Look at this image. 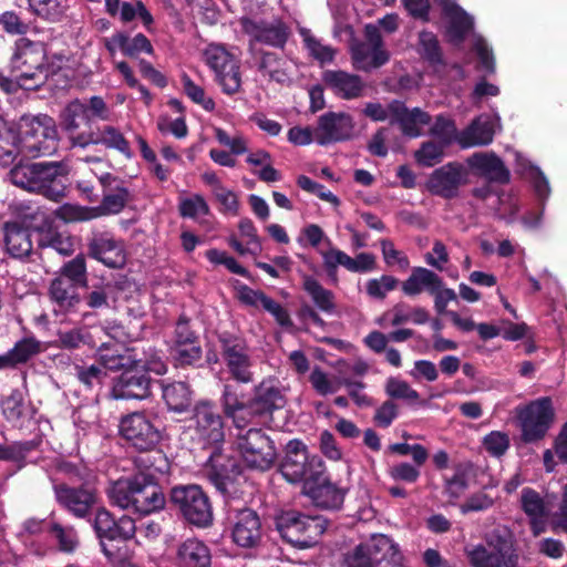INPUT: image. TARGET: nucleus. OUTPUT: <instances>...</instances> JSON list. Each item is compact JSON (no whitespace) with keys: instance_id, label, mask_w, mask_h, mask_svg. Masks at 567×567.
Segmentation results:
<instances>
[{"instance_id":"f257e3e1","label":"nucleus","mask_w":567,"mask_h":567,"mask_svg":"<svg viewBox=\"0 0 567 567\" xmlns=\"http://www.w3.org/2000/svg\"><path fill=\"white\" fill-rule=\"evenodd\" d=\"M110 117L111 110L104 99L93 95L87 101L80 99L70 101L61 112L60 125L73 148L103 145L130 158L132 156L130 142L118 128L112 125L102 127L94 125V120L109 121Z\"/></svg>"},{"instance_id":"f03ea898","label":"nucleus","mask_w":567,"mask_h":567,"mask_svg":"<svg viewBox=\"0 0 567 567\" xmlns=\"http://www.w3.org/2000/svg\"><path fill=\"white\" fill-rule=\"evenodd\" d=\"M153 467L154 464H151L145 471H137L113 482L109 489L111 503L142 516L163 511L167 498Z\"/></svg>"},{"instance_id":"7ed1b4c3","label":"nucleus","mask_w":567,"mask_h":567,"mask_svg":"<svg viewBox=\"0 0 567 567\" xmlns=\"http://www.w3.org/2000/svg\"><path fill=\"white\" fill-rule=\"evenodd\" d=\"M69 165L63 161L20 162L9 175L13 185L49 200L60 203L66 196Z\"/></svg>"},{"instance_id":"20e7f679","label":"nucleus","mask_w":567,"mask_h":567,"mask_svg":"<svg viewBox=\"0 0 567 567\" xmlns=\"http://www.w3.org/2000/svg\"><path fill=\"white\" fill-rule=\"evenodd\" d=\"M92 528L99 540L102 554L114 564L122 560L126 543L135 537L137 527L128 515L116 518L105 507H100L94 514Z\"/></svg>"},{"instance_id":"39448f33","label":"nucleus","mask_w":567,"mask_h":567,"mask_svg":"<svg viewBox=\"0 0 567 567\" xmlns=\"http://www.w3.org/2000/svg\"><path fill=\"white\" fill-rule=\"evenodd\" d=\"M52 59L49 60L43 42L20 38L14 42L11 63L21 80H33L34 86H39L61 69L63 58L54 54Z\"/></svg>"},{"instance_id":"423d86ee","label":"nucleus","mask_w":567,"mask_h":567,"mask_svg":"<svg viewBox=\"0 0 567 567\" xmlns=\"http://www.w3.org/2000/svg\"><path fill=\"white\" fill-rule=\"evenodd\" d=\"M183 432L202 449H218L226 436V422L217 403L210 399H200L194 403Z\"/></svg>"},{"instance_id":"0eeeda50","label":"nucleus","mask_w":567,"mask_h":567,"mask_svg":"<svg viewBox=\"0 0 567 567\" xmlns=\"http://www.w3.org/2000/svg\"><path fill=\"white\" fill-rule=\"evenodd\" d=\"M276 529L282 540L292 547L306 549L318 544L328 520L320 515H307L289 509L275 517Z\"/></svg>"},{"instance_id":"6e6552de","label":"nucleus","mask_w":567,"mask_h":567,"mask_svg":"<svg viewBox=\"0 0 567 567\" xmlns=\"http://www.w3.org/2000/svg\"><path fill=\"white\" fill-rule=\"evenodd\" d=\"M20 151L32 157L53 154L59 146L58 128L47 114L22 115L18 122Z\"/></svg>"},{"instance_id":"1a4fd4ad","label":"nucleus","mask_w":567,"mask_h":567,"mask_svg":"<svg viewBox=\"0 0 567 567\" xmlns=\"http://www.w3.org/2000/svg\"><path fill=\"white\" fill-rule=\"evenodd\" d=\"M399 545L389 536L373 535L344 555V567H404Z\"/></svg>"},{"instance_id":"9d476101","label":"nucleus","mask_w":567,"mask_h":567,"mask_svg":"<svg viewBox=\"0 0 567 567\" xmlns=\"http://www.w3.org/2000/svg\"><path fill=\"white\" fill-rule=\"evenodd\" d=\"M172 508L189 525L206 528L213 524V507L207 493L196 484L176 485L171 488Z\"/></svg>"},{"instance_id":"9b49d317","label":"nucleus","mask_w":567,"mask_h":567,"mask_svg":"<svg viewBox=\"0 0 567 567\" xmlns=\"http://www.w3.org/2000/svg\"><path fill=\"white\" fill-rule=\"evenodd\" d=\"M279 472L287 482L305 485L306 482L324 474L326 466L320 456L309 454L307 445L301 440L292 439L284 449Z\"/></svg>"},{"instance_id":"f8f14e48","label":"nucleus","mask_w":567,"mask_h":567,"mask_svg":"<svg viewBox=\"0 0 567 567\" xmlns=\"http://www.w3.org/2000/svg\"><path fill=\"white\" fill-rule=\"evenodd\" d=\"M217 340L223 362L231 380L241 384L251 383L254 381L252 359L247 341L228 331L219 333Z\"/></svg>"},{"instance_id":"ddd939ff","label":"nucleus","mask_w":567,"mask_h":567,"mask_svg":"<svg viewBox=\"0 0 567 567\" xmlns=\"http://www.w3.org/2000/svg\"><path fill=\"white\" fill-rule=\"evenodd\" d=\"M118 430L122 439L138 452H152L163 440L162 431L143 411L122 416Z\"/></svg>"},{"instance_id":"4468645a","label":"nucleus","mask_w":567,"mask_h":567,"mask_svg":"<svg viewBox=\"0 0 567 567\" xmlns=\"http://www.w3.org/2000/svg\"><path fill=\"white\" fill-rule=\"evenodd\" d=\"M522 440L535 443L545 437L555 420V410L549 396H543L529 402L518 410Z\"/></svg>"},{"instance_id":"2eb2a0df","label":"nucleus","mask_w":567,"mask_h":567,"mask_svg":"<svg viewBox=\"0 0 567 567\" xmlns=\"http://www.w3.org/2000/svg\"><path fill=\"white\" fill-rule=\"evenodd\" d=\"M237 444L245 464L250 468L267 471L277 460L275 442L261 429H249L238 436Z\"/></svg>"},{"instance_id":"dca6fc26","label":"nucleus","mask_w":567,"mask_h":567,"mask_svg":"<svg viewBox=\"0 0 567 567\" xmlns=\"http://www.w3.org/2000/svg\"><path fill=\"white\" fill-rule=\"evenodd\" d=\"M227 524L230 537L238 547L257 548L262 539V525L259 514L249 507H229Z\"/></svg>"},{"instance_id":"f3484780","label":"nucleus","mask_w":567,"mask_h":567,"mask_svg":"<svg viewBox=\"0 0 567 567\" xmlns=\"http://www.w3.org/2000/svg\"><path fill=\"white\" fill-rule=\"evenodd\" d=\"M205 473L209 483L227 497L236 493L243 467L236 456L221 453L216 449L207 461Z\"/></svg>"},{"instance_id":"a211bd4d","label":"nucleus","mask_w":567,"mask_h":567,"mask_svg":"<svg viewBox=\"0 0 567 567\" xmlns=\"http://www.w3.org/2000/svg\"><path fill=\"white\" fill-rule=\"evenodd\" d=\"M241 27L249 37L250 47L260 43L284 50L292 33L291 28L281 18L272 20L244 18Z\"/></svg>"},{"instance_id":"6ab92c4d","label":"nucleus","mask_w":567,"mask_h":567,"mask_svg":"<svg viewBox=\"0 0 567 567\" xmlns=\"http://www.w3.org/2000/svg\"><path fill=\"white\" fill-rule=\"evenodd\" d=\"M250 403L252 423H268L276 411L285 408L287 399L278 380L264 379L254 386Z\"/></svg>"},{"instance_id":"aec40b11","label":"nucleus","mask_w":567,"mask_h":567,"mask_svg":"<svg viewBox=\"0 0 567 567\" xmlns=\"http://www.w3.org/2000/svg\"><path fill=\"white\" fill-rule=\"evenodd\" d=\"M152 383L142 363L132 364L113 379L111 394L115 400H145L152 395Z\"/></svg>"},{"instance_id":"412c9836","label":"nucleus","mask_w":567,"mask_h":567,"mask_svg":"<svg viewBox=\"0 0 567 567\" xmlns=\"http://www.w3.org/2000/svg\"><path fill=\"white\" fill-rule=\"evenodd\" d=\"M53 492L56 503L73 517L89 519L97 502L96 492L86 486H71L66 483L55 484Z\"/></svg>"},{"instance_id":"4be33fe9","label":"nucleus","mask_w":567,"mask_h":567,"mask_svg":"<svg viewBox=\"0 0 567 567\" xmlns=\"http://www.w3.org/2000/svg\"><path fill=\"white\" fill-rule=\"evenodd\" d=\"M218 402L220 413L235 427L244 429L252 423L250 396L246 395L239 383L225 382Z\"/></svg>"},{"instance_id":"5701e85b","label":"nucleus","mask_w":567,"mask_h":567,"mask_svg":"<svg viewBox=\"0 0 567 567\" xmlns=\"http://www.w3.org/2000/svg\"><path fill=\"white\" fill-rule=\"evenodd\" d=\"M353 117L344 112H327L318 117L315 142L321 146L346 142L353 137Z\"/></svg>"},{"instance_id":"b1692460","label":"nucleus","mask_w":567,"mask_h":567,"mask_svg":"<svg viewBox=\"0 0 567 567\" xmlns=\"http://www.w3.org/2000/svg\"><path fill=\"white\" fill-rule=\"evenodd\" d=\"M87 256L111 269H120L126 264V254L121 240L110 231H93L87 238Z\"/></svg>"},{"instance_id":"393cba45","label":"nucleus","mask_w":567,"mask_h":567,"mask_svg":"<svg viewBox=\"0 0 567 567\" xmlns=\"http://www.w3.org/2000/svg\"><path fill=\"white\" fill-rule=\"evenodd\" d=\"M463 178V165L450 162L432 172L426 182V188L432 195L452 199L457 196Z\"/></svg>"},{"instance_id":"a878e982","label":"nucleus","mask_w":567,"mask_h":567,"mask_svg":"<svg viewBox=\"0 0 567 567\" xmlns=\"http://www.w3.org/2000/svg\"><path fill=\"white\" fill-rule=\"evenodd\" d=\"M390 113V124H398L403 135L409 137H419L421 135L420 126L430 124L431 115L420 107L408 109L405 103L400 100H393L388 104Z\"/></svg>"},{"instance_id":"bb28decb","label":"nucleus","mask_w":567,"mask_h":567,"mask_svg":"<svg viewBox=\"0 0 567 567\" xmlns=\"http://www.w3.org/2000/svg\"><path fill=\"white\" fill-rule=\"evenodd\" d=\"M302 492L310 497L316 507L322 509H339L343 504L346 494L342 488L327 480L324 474L306 482L302 485Z\"/></svg>"},{"instance_id":"cd10ccee","label":"nucleus","mask_w":567,"mask_h":567,"mask_svg":"<svg viewBox=\"0 0 567 567\" xmlns=\"http://www.w3.org/2000/svg\"><path fill=\"white\" fill-rule=\"evenodd\" d=\"M6 252L14 259L28 258L33 251L34 229L20 221H6L2 227Z\"/></svg>"},{"instance_id":"c85d7f7f","label":"nucleus","mask_w":567,"mask_h":567,"mask_svg":"<svg viewBox=\"0 0 567 567\" xmlns=\"http://www.w3.org/2000/svg\"><path fill=\"white\" fill-rule=\"evenodd\" d=\"M520 508L528 517L532 534L536 537L546 530L549 508L542 495L532 487H524L520 492Z\"/></svg>"},{"instance_id":"c756f323","label":"nucleus","mask_w":567,"mask_h":567,"mask_svg":"<svg viewBox=\"0 0 567 567\" xmlns=\"http://www.w3.org/2000/svg\"><path fill=\"white\" fill-rule=\"evenodd\" d=\"M322 81L334 95L343 100L358 99L364 90V83L359 75L342 70H326Z\"/></svg>"},{"instance_id":"7c9ffc66","label":"nucleus","mask_w":567,"mask_h":567,"mask_svg":"<svg viewBox=\"0 0 567 567\" xmlns=\"http://www.w3.org/2000/svg\"><path fill=\"white\" fill-rule=\"evenodd\" d=\"M472 169L491 183L505 185L511 181V172L495 153H475L467 159Z\"/></svg>"},{"instance_id":"2f4dec72","label":"nucleus","mask_w":567,"mask_h":567,"mask_svg":"<svg viewBox=\"0 0 567 567\" xmlns=\"http://www.w3.org/2000/svg\"><path fill=\"white\" fill-rule=\"evenodd\" d=\"M79 286L65 278L55 277L49 286V297L54 303L55 312L69 313L75 311L82 298L78 291Z\"/></svg>"},{"instance_id":"473e14b6","label":"nucleus","mask_w":567,"mask_h":567,"mask_svg":"<svg viewBox=\"0 0 567 567\" xmlns=\"http://www.w3.org/2000/svg\"><path fill=\"white\" fill-rule=\"evenodd\" d=\"M162 398L169 412L185 413L189 412L194 404L193 401V389L192 386L183 381L165 382L161 381Z\"/></svg>"},{"instance_id":"72a5a7b5","label":"nucleus","mask_w":567,"mask_h":567,"mask_svg":"<svg viewBox=\"0 0 567 567\" xmlns=\"http://www.w3.org/2000/svg\"><path fill=\"white\" fill-rule=\"evenodd\" d=\"M443 12L449 18L446 28L449 41L454 45L462 44L467 34L473 30L474 22L472 17L456 3H445Z\"/></svg>"},{"instance_id":"f704fd0d","label":"nucleus","mask_w":567,"mask_h":567,"mask_svg":"<svg viewBox=\"0 0 567 567\" xmlns=\"http://www.w3.org/2000/svg\"><path fill=\"white\" fill-rule=\"evenodd\" d=\"M176 559L179 567H210L212 553L203 540L188 538L178 546Z\"/></svg>"},{"instance_id":"c9c22d12","label":"nucleus","mask_w":567,"mask_h":567,"mask_svg":"<svg viewBox=\"0 0 567 567\" xmlns=\"http://www.w3.org/2000/svg\"><path fill=\"white\" fill-rule=\"evenodd\" d=\"M494 134L493 123L477 117L458 134L457 143L462 148L488 145L493 142Z\"/></svg>"},{"instance_id":"e433bc0d","label":"nucleus","mask_w":567,"mask_h":567,"mask_svg":"<svg viewBox=\"0 0 567 567\" xmlns=\"http://www.w3.org/2000/svg\"><path fill=\"white\" fill-rule=\"evenodd\" d=\"M42 443L40 435L28 441H14L0 444V461L14 463L18 470L27 466L30 453L37 451Z\"/></svg>"},{"instance_id":"4c0bfd02","label":"nucleus","mask_w":567,"mask_h":567,"mask_svg":"<svg viewBox=\"0 0 567 567\" xmlns=\"http://www.w3.org/2000/svg\"><path fill=\"white\" fill-rule=\"evenodd\" d=\"M441 282V277L424 267H414L409 278L402 284V291L406 296H417L423 289L434 292Z\"/></svg>"},{"instance_id":"58836bf2","label":"nucleus","mask_w":567,"mask_h":567,"mask_svg":"<svg viewBox=\"0 0 567 567\" xmlns=\"http://www.w3.org/2000/svg\"><path fill=\"white\" fill-rule=\"evenodd\" d=\"M134 349H126L125 353H117L103 343L96 351V362L103 370L124 371L132 364L142 363V359L136 358Z\"/></svg>"},{"instance_id":"ea45409f","label":"nucleus","mask_w":567,"mask_h":567,"mask_svg":"<svg viewBox=\"0 0 567 567\" xmlns=\"http://www.w3.org/2000/svg\"><path fill=\"white\" fill-rule=\"evenodd\" d=\"M302 289L310 296L318 310L328 315L336 311L334 293L326 289L315 277L305 275L302 277Z\"/></svg>"},{"instance_id":"a19ab883","label":"nucleus","mask_w":567,"mask_h":567,"mask_svg":"<svg viewBox=\"0 0 567 567\" xmlns=\"http://www.w3.org/2000/svg\"><path fill=\"white\" fill-rule=\"evenodd\" d=\"M47 533L54 538L59 551L72 555L80 546L78 530L71 526H64L61 523L51 519L48 523Z\"/></svg>"},{"instance_id":"79ce46f5","label":"nucleus","mask_w":567,"mask_h":567,"mask_svg":"<svg viewBox=\"0 0 567 567\" xmlns=\"http://www.w3.org/2000/svg\"><path fill=\"white\" fill-rule=\"evenodd\" d=\"M85 291L81 296L86 307L93 310H103L110 308V296L113 291L111 282L103 280L89 281L86 286H82Z\"/></svg>"},{"instance_id":"37998d69","label":"nucleus","mask_w":567,"mask_h":567,"mask_svg":"<svg viewBox=\"0 0 567 567\" xmlns=\"http://www.w3.org/2000/svg\"><path fill=\"white\" fill-rule=\"evenodd\" d=\"M203 59L214 74L227 66L233 71L235 64L240 62L224 44L217 43H210L204 49Z\"/></svg>"},{"instance_id":"c03bdc74","label":"nucleus","mask_w":567,"mask_h":567,"mask_svg":"<svg viewBox=\"0 0 567 567\" xmlns=\"http://www.w3.org/2000/svg\"><path fill=\"white\" fill-rule=\"evenodd\" d=\"M256 54L259 55L257 69L262 75L280 84L287 81L288 75L284 70L285 61L278 53L259 50Z\"/></svg>"},{"instance_id":"a18cd8bd","label":"nucleus","mask_w":567,"mask_h":567,"mask_svg":"<svg viewBox=\"0 0 567 567\" xmlns=\"http://www.w3.org/2000/svg\"><path fill=\"white\" fill-rule=\"evenodd\" d=\"M131 199L127 187H114V190L103 193L102 200L97 207L100 217L120 214Z\"/></svg>"},{"instance_id":"49530a36","label":"nucleus","mask_w":567,"mask_h":567,"mask_svg":"<svg viewBox=\"0 0 567 567\" xmlns=\"http://www.w3.org/2000/svg\"><path fill=\"white\" fill-rule=\"evenodd\" d=\"M171 353L174 367L177 369H195L202 367L203 349L200 342L172 347Z\"/></svg>"},{"instance_id":"de8ad7c7","label":"nucleus","mask_w":567,"mask_h":567,"mask_svg":"<svg viewBox=\"0 0 567 567\" xmlns=\"http://www.w3.org/2000/svg\"><path fill=\"white\" fill-rule=\"evenodd\" d=\"M42 342L34 336H27L18 340L10 349L14 363L18 367L27 364L43 351Z\"/></svg>"},{"instance_id":"09e8293b","label":"nucleus","mask_w":567,"mask_h":567,"mask_svg":"<svg viewBox=\"0 0 567 567\" xmlns=\"http://www.w3.org/2000/svg\"><path fill=\"white\" fill-rule=\"evenodd\" d=\"M300 34L309 55L318 61L320 65L333 62L337 51L331 45L322 44L308 29H302Z\"/></svg>"},{"instance_id":"8fccbe9b","label":"nucleus","mask_w":567,"mask_h":567,"mask_svg":"<svg viewBox=\"0 0 567 567\" xmlns=\"http://www.w3.org/2000/svg\"><path fill=\"white\" fill-rule=\"evenodd\" d=\"M420 54L432 66L445 65L443 52L437 37L430 31H422L419 34Z\"/></svg>"},{"instance_id":"3c124183","label":"nucleus","mask_w":567,"mask_h":567,"mask_svg":"<svg viewBox=\"0 0 567 567\" xmlns=\"http://www.w3.org/2000/svg\"><path fill=\"white\" fill-rule=\"evenodd\" d=\"M365 43L372 48V66L381 68L390 60V53L383 48V39L379 28L374 24L364 27Z\"/></svg>"},{"instance_id":"603ef678","label":"nucleus","mask_w":567,"mask_h":567,"mask_svg":"<svg viewBox=\"0 0 567 567\" xmlns=\"http://www.w3.org/2000/svg\"><path fill=\"white\" fill-rule=\"evenodd\" d=\"M214 81L220 86L224 94L233 96L241 91L240 62L236 63L234 70L225 68L214 74Z\"/></svg>"},{"instance_id":"864d4df0","label":"nucleus","mask_w":567,"mask_h":567,"mask_svg":"<svg viewBox=\"0 0 567 567\" xmlns=\"http://www.w3.org/2000/svg\"><path fill=\"white\" fill-rule=\"evenodd\" d=\"M74 374L79 382L86 389L92 390L101 386L107 377V372L99 364H75Z\"/></svg>"},{"instance_id":"5fc2aeb1","label":"nucleus","mask_w":567,"mask_h":567,"mask_svg":"<svg viewBox=\"0 0 567 567\" xmlns=\"http://www.w3.org/2000/svg\"><path fill=\"white\" fill-rule=\"evenodd\" d=\"M58 277L65 278L79 287L86 286L89 279L85 257L83 255H78L73 259L65 262L62 266Z\"/></svg>"},{"instance_id":"6e6d98bb","label":"nucleus","mask_w":567,"mask_h":567,"mask_svg":"<svg viewBox=\"0 0 567 567\" xmlns=\"http://www.w3.org/2000/svg\"><path fill=\"white\" fill-rule=\"evenodd\" d=\"M28 3L35 16L49 22H59L65 13L59 0H28Z\"/></svg>"},{"instance_id":"4d7b16f0","label":"nucleus","mask_w":567,"mask_h":567,"mask_svg":"<svg viewBox=\"0 0 567 567\" xmlns=\"http://www.w3.org/2000/svg\"><path fill=\"white\" fill-rule=\"evenodd\" d=\"M385 393L392 401L401 399L411 404L419 402L425 404V401L420 400V394L416 390H414L406 381L399 380L396 378H389L386 380Z\"/></svg>"},{"instance_id":"13d9d810","label":"nucleus","mask_w":567,"mask_h":567,"mask_svg":"<svg viewBox=\"0 0 567 567\" xmlns=\"http://www.w3.org/2000/svg\"><path fill=\"white\" fill-rule=\"evenodd\" d=\"M447 146H443L440 142L426 141L423 142L419 150L414 153L416 163L424 167H432L439 164L444 156V151Z\"/></svg>"},{"instance_id":"bf43d9fd","label":"nucleus","mask_w":567,"mask_h":567,"mask_svg":"<svg viewBox=\"0 0 567 567\" xmlns=\"http://www.w3.org/2000/svg\"><path fill=\"white\" fill-rule=\"evenodd\" d=\"M181 81L184 93L192 100V102L200 105L207 112H213L215 110L216 104L214 100L206 96L205 90L197 85L187 73H183Z\"/></svg>"},{"instance_id":"052dcab7","label":"nucleus","mask_w":567,"mask_h":567,"mask_svg":"<svg viewBox=\"0 0 567 567\" xmlns=\"http://www.w3.org/2000/svg\"><path fill=\"white\" fill-rule=\"evenodd\" d=\"M199 336L190 326V318L186 313H181L175 322L173 332V346H188L190 343H198Z\"/></svg>"},{"instance_id":"680f3d73","label":"nucleus","mask_w":567,"mask_h":567,"mask_svg":"<svg viewBox=\"0 0 567 567\" xmlns=\"http://www.w3.org/2000/svg\"><path fill=\"white\" fill-rule=\"evenodd\" d=\"M205 257L207 260L214 265H223L229 270L231 274L239 275L244 278L251 280V274L238 261L229 256L226 251L219 250L217 248H210L206 250Z\"/></svg>"},{"instance_id":"e2e57ef3","label":"nucleus","mask_w":567,"mask_h":567,"mask_svg":"<svg viewBox=\"0 0 567 567\" xmlns=\"http://www.w3.org/2000/svg\"><path fill=\"white\" fill-rule=\"evenodd\" d=\"M178 213L182 218L196 219L199 215H209L210 208L202 195L194 194L179 200Z\"/></svg>"},{"instance_id":"0e129e2a","label":"nucleus","mask_w":567,"mask_h":567,"mask_svg":"<svg viewBox=\"0 0 567 567\" xmlns=\"http://www.w3.org/2000/svg\"><path fill=\"white\" fill-rule=\"evenodd\" d=\"M2 413L10 423H17L23 415L24 399L21 390L13 389L1 403Z\"/></svg>"},{"instance_id":"69168bd1","label":"nucleus","mask_w":567,"mask_h":567,"mask_svg":"<svg viewBox=\"0 0 567 567\" xmlns=\"http://www.w3.org/2000/svg\"><path fill=\"white\" fill-rule=\"evenodd\" d=\"M39 247H50L64 256L73 252L72 239L69 236H64L63 234L52 229L41 235V238L39 239Z\"/></svg>"},{"instance_id":"338daca9","label":"nucleus","mask_w":567,"mask_h":567,"mask_svg":"<svg viewBox=\"0 0 567 567\" xmlns=\"http://www.w3.org/2000/svg\"><path fill=\"white\" fill-rule=\"evenodd\" d=\"M431 135L437 138L443 146H450L454 140L457 141V131L453 120L437 115L430 130Z\"/></svg>"},{"instance_id":"774afa93","label":"nucleus","mask_w":567,"mask_h":567,"mask_svg":"<svg viewBox=\"0 0 567 567\" xmlns=\"http://www.w3.org/2000/svg\"><path fill=\"white\" fill-rule=\"evenodd\" d=\"M468 488L466 468L463 464L455 467L453 476L444 480V493L451 498H458Z\"/></svg>"}]
</instances>
